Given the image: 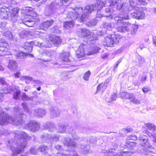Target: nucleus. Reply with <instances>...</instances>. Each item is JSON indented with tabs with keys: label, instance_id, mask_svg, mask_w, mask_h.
<instances>
[{
	"label": "nucleus",
	"instance_id": "nucleus-62",
	"mask_svg": "<svg viewBox=\"0 0 156 156\" xmlns=\"http://www.w3.org/2000/svg\"><path fill=\"white\" fill-rule=\"evenodd\" d=\"M118 1V0H109V1L111 3L110 6H111V5H114L117 3V2Z\"/></svg>",
	"mask_w": 156,
	"mask_h": 156
},
{
	"label": "nucleus",
	"instance_id": "nucleus-53",
	"mask_svg": "<svg viewBox=\"0 0 156 156\" xmlns=\"http://www.w3.org/2000/svg\"><path fill=\"white\" fill-rule=\"evenodd\" d=\"M106 3V1L104 2L99 1V3H98V10H101L102 8L105 6Z\"/></svg>",
	"mask_w": 156,
	"mask_h": 156
},
{
	"label": "nucleus",
	"instance_id": "nucleus-60",
	"mask_svg": "<svg viewBox=\"0 0 156 156\" xmlns=\"http://www.w3.org/2000/svg\"><path fill=\"white\" fill-rule=\"evenodd\" d=\"M2 91L1 90H0V102L2 101H3L4 97L3 94H5L3 91L2 92Z\"/></svg>",
	"mask_w": 156,
	"mask_h": 156
},
{
	"label": "nucleus",
	"instance_id": "nucleus-8",
	"mask_svg": "<svg viewBox=\"0 0 156 156\" xmlns=\"http://www.w3.org/2000/svg\"><path fill=\"white\" fill-rule=\"evenodd\" d=\"M8 46L6 41L3 40L0 41V55H8L10 54V52L9 51L7 48ZM4 70V68L0 66V70L3 71Z\"/></svg>",
	"mask_w": 156,
	"mask_h": 156
},
{
	"label": "nucleus",
	"instance_id": "nucleus-55",
	"mask_svg": "<svg viewBox=\"0 0 156 156\" xmlns=\"http://www.w3.org/2000/svg\"><path fill=\"white\" fill-rule=\"evenodd\" d=\"M97 23L96 21L95 20H93L89 21L87 24L89 27H91L95 25Z\"/></svg>",
	"mask_w": 156,
	"mask_h": 156
},
{
	"label": "nucleus",
	"instance_id": "nucleus-14",
	"mask_svg": "<svg viewBox=\"0 0 156 156\" xmlns=\"http://www.w3.org/2000/svg\"><path fill=\"white\" fill-rule=\"evenodd\" d=\"M9 9L5 6H3L1 8V18L3 19L6 20L9 19V14H8Z\"/></svg>",
	"mask_w": 156,
	"mask_h": 156
},
{
	"label": "nucleus",
	"instance_id": "nucleus-3",
	"mask_svg": "<svg viewBox=\"0 0 156 156\" xmlns=\"http://www.w3.org/2000/svg\"><path fill=\"white\" fill-rule=\"evenodd\" d=\"M60 4H58L57 2H52L50 4L47 5L45 7L44 10V14L47 16H48L51 15L54 11L58 9L61 11L63 12L66 8V4L69 0H59Z\"/></svg>",
	"mask_w": 156,
	"mask_h": 156
},
{
	"label": "nucleus",
	"instance_id": "nucleus-39",
	"mask_svg": "<svg viewBox=\"0 0 156 156\" xmlns=\"http://www.w3.org/2000/svg\"><path fill=\"white\" fill-rule=\"evenodd\" d=\"M20 79L22 80H25V82L27 84H29L30 81H33V80L32 78L29 76H23L21 77Z\"/></svg>",
	"mask_w": 156,
	"mask_h": 156
},
{
	"label": "nucleus",
	"instance_id": "nucleus-31",
	"mask_svg": "<svg viewBox=\"0 0 156 156\" xmlns=\"http://www.w3.org/2000/svg\"><path fill=\"white\" fill-rule=\"evenodd\" d=\"M122 95V97H124V98L129 99L131 102L134 99H135V97L134 95L133 94H130L128 93H124Z\"/></svg>",
	"mask_w": 156,
	"mask_h": 156
},
{
	"label": "nucleus",
	"instance_id": "nucleus-17",
	"mask_svg": "<svg viewBox=\"0 0 156 156\" xmlns=\"http://www.w3.org/2000/svg\"><path fill=\"white\" fill-rule=\"evenodd\" d=\"M54 21L52 19H50L45 22H44L40 25V28L43 30L44 29H47L54 23Z\"/></svg>",
	"mask_w": 156,
	"mask_h": 156
},
{
	"label": "nucleus",
	"instance_id": "nucleus-15",
	"mask_svg": "<svg viewBox=\"0 0 156 156\" xmlns=\"http://www.w3.org/2000/svg\"><path fill=\"white\" fill-rule=\"evenodd\" d=\"M44 128L45 129H48L50 132H53L56 129L55 125L51 122L44 123L43 124Z\"/></svg>",
	"mask_w": 156,
	"mask_h": 156
},
{
	"label": "nucleus",
	"instance_id": "nucleus-34",
	"mask_svg": "<svg viewBox=\"0 0 156 156\" xmlns=\"http://www.w3.org/2000/svg\"><path fill=\"white\" fill-rule=\"evenodd\" d=\"M24 24L29 27H32L34 26V20H30L25 19L23 21Z\"/></svg>",
	"mask_w": 156,
	"mask_h": 156
},
{
	"label": "nucleus",
	"instance_id": "nucleus-28",
	"mask_svg": "<svg viewBox=\"0 0 156 156\" xmlns=\"http://www.w3.org/2000/svg\"><path fill=\"white\" fill-rule=\"evenodd\" d=\"M17 66V64L15 61L10 60L8 65V68L12 70L16 69Z\"/></svg>",
	"mask_w": 156,
	"mask_h": 156
},
{
	"label": "nucleus",
	"instance_id": "nucleus-10",
	"mask_svg": "<svg viewBox=\"0 0 156 156\" xmlns=\"http://www.w3.org/2000/svg\"><path fill=\"white\" fill-rule=\"evenodd\" d=\"M132 10L134 12L131 14V16L133 18L137 19H142L145 16V14L143 11V9L140 7L133 6Z\"/></svg>",
	"mask_w": 156,
	"mask_h": 156
},
{
	"label": "nucleus",
	"instance_id": "nucleus-48",
	"mask_svg": "<svg viewBox=\"0 0 156 156\" xmlns=\"http://www.w3.org/2000/svg\"><path fill=\"white\" fill-rule=\"evenodd\" d=\"M22 106L23 107V109L25 110V111L29 114L31 113L30 110L28 108L25 103H22Z\"/></svg>",
	"mask_w": 156,
	"mask_h": 156
},
{
	"label": "nucleus",
	"instance_id": "nucleus-20",
	"mask_svg": "<svg viewBox=\"0 0 156 156\" xmlns=\"http://www.w3.org/2000/svg\"><path fill=\"white\" fill-rule=\"evenodd\" d=\"M123 16H120L117 15H115L114 17V18L115 21V23L116 24L119 26H123L124 23V21H123L124 19L122 18Z\"/></svg>",
	"mask_w": 156,
	"mask_h": 156
},
{
	"label": "nucleus",
	"instance_id": "nucleus-56",
	"mask_svg": "<svg viewBox=\"0 0 156 156\" xmlns=\"http://www.w3.org/2000/svg\"><path fill=\"white\" fill-rule=\"evenodd\" d=\"M117 98V96L116 94L115 93H113L111 97V100H109L108 101L109 102H110L112 101H114Z\"/></svg>",
	"mask_w": 156,
	"mask_h": 156
},
{
	"label": "nucleus",
	"instance_id": "nucleus-64",
	"mask_svg": "<svg viewBox=\"0 0 156 156\" xmlns=\"http://www.w3.org/2000/svg\"><path fill=\"white\" fill-rule=\"evenodd\" d=\"M33 82H34V83H36V84H37L38 85H41L42 84V82L39 80H33Z\"/></svg>",
	"mask_w": 156,
	"mask_h": 156
},
{
	"label": "nucleus",
	"instance_id": "nucleus-44",
	"mask_svg": "<svg viewBox=\"0 0 156 156\" xmlns=\"http://www.w3.org/2000/svg\"><path fill=\"white\" fill-rule=\"evenodd\" d=\"M30 151V153L34 155L37 154L39 151L38 148L34 146L31 147Z\"/></svg>",
	"mask_w": 156,
	"mask_h": 156
},
{
	"label": "nucleus",
	"instance_id": "nucleus-63",
	"mask_svg": "<svg viewBox=\"0 0 156 156\" xmlns=\"http://www.w3.org/2000/svg\"><path fill=\"white\" fill-rule=\"evenodd\" d=\"M146 145L148 148L151 149V150H153L154 149V147L148 142V141H147V143Z\"/></svg>",
	"mask_w": 156,
	"mask_h": 156
},
{
	"label": "nucleus",
	"instance_id": "nucleus-26",
	"mask_svg": "<svg viewBox=\"0 0 156 156\" xmlns=\"http://www.w3.org/2000/svg\"><path fill=\"white\" fill-rule=\"evenodd\" d=\"M51 41L54 44H59L61 43V40L58 36H53L50 39Z\"/></svg>",
	"mask_w": 156,
	"mask_h": 156
},
{
	"label": "nucleus",
	"instance_id": "nucleus-38",
	"mask_svg": "<svg viewBox=\"0 0 156 156\" xmlns=\"http://www.w3.org/2000/svg\"><path fill=\"white\" fill-rule=\"evenodd\" d=\"M34 44L35 45L39 47H45L46 48H49L51 47V45H44L43 42L40 43L38 41H35L33 42V44Z\"/></svg>",
	"mask_w": 156,
	"mask_h": 156
},
{
	"label": "nucleus",
	"instance_id": "nucleus-61",
	"mask_svg": "<svg viewBox=\"0 0 156 156\" xmlns=\"http://www.w3.org/2000/svg\"><path fill=\"white\" fill-rule=\"evenodd\" d=\"M54 52L53 50L48 51L47 52V54L49 57H50L54 54Z\"/></svg>",
	"mask_w": 156,
	"mask_h": 156
},
{
	"label": "nucleus",
	"instance_id": "nucleus-43",
	"mask_svg": "<svg viewBox=\"0 0 156 156\" xmlns=\"http://www.w3.org/2000/svg\"><path fill=\"white\" fill-rule=\"evenodd\" d=\"M65 151H64V152L57 153V154L56 156H72L70 154H66L65 152ZM73 156H79V155L77 154L76 153L74 154Z\"/></svg>",
	"mask_w": 156,
	"mask_h": 156
},
{
	"label": "nucleus",
	"instance_id": "nucleus-4",
	"mask_svg": "<svg viewBox=\"0 0 156 156\" xmlns=\"http://www.w3.org/2000/svg\"><path fill=\"white\" fill-rule=\"evenodd\" d=\"M133 3L132 2L123 4L122 3H117V9L120 10L122 15L123 16L122 18L123 19L126 20L129 19L128 13L129 11L133 10V7L132 4Z\"/></svg>",
	"mask_w": 156,
	"mask_h": 156
},
{
	"label": "nucleus",
	"instance_id": "nucleus-45",
	"mask_svg": "<svg viewBox=\"0 0 156 156\" xmlns=\"http://www.w3.org/2000/svg\"><path fill=\"white\" fill-rule=\"evenodd\" d=\"M29 34V32L26 30H23L19 34V36L22 38L25 37Z\"/></svg>",
	"mask_w": 156,
	"mask_h": 156
},
{
	"label": "nucleus",
	"instance_id": "nucleus-29",
	"mask_svg": "<svg viewBox=\"0 0 156 156\" xmlns=\"http://www.w3.org/2000/svg\"><path fill=\"white\" fill-rule=\"evenodd\" d=\"M33 44V42H31L30 43L26 42L24 43L23 47L27 51L30 52L32 50V45Z\"/></svg>",
	"mask_w": 156,
	"mask_h": 156
},
{
	"label": "nucleus",
	"instance_id": "nucleus-13",
	"mask_svg": "<svg viewBox=\"0 0 156 156\" xmlns=\"http://www.w3.org/2000/svg\"><path fill=\"white\" fill-rule=\"evenodd\" d=\"M131 26L130 23H127L124 24L123 26L116 27V29L118 32L124 33L129 30Z\"/></svg>",
	"mask_w": 156,
	"mask_h": 156
},
{
	"label": "nucleus",
	"instance_id": "nucleus-27",
	"mask_svg": "<svg viewBox=\"0 0 156 156\" xmlns=\"http://www.w3.org/2000/svg\"><path fill=\"white\" fill-rule=\"evenodd\" d=\"M90 147L88 145L86 146L82 145L80 149V151L83 154H86L87 153H90L92 151H90Z\"/></svg>",
	"mask_w": 156,
	"mask_h": 156
},
{
	"label": "nucleus",
	"instance_id": "nucleus-50",
	"mask_svg": "<svg viewBox=\"0 0 156 156\" xmlns=\"http://www.w3.org/2000/svg\"><path fill=\"white\" fill-rule=\"evenodd\" d=\"M22 99L24 101H31L32 100V98L31 97H30L27 96L25 93H23L22 96Z\"/></svg>",
	"mask_w": 156,
	"mask_h": 156
},
{
	"label": "nucleus",
	"instance_id": "nucleus-37",
	"mask_svg": "<svg viewBox=\"0 0 156 156\" xmlns=\"http://www.w3.org/2000/svg\"><path fill=\"white\" fill-rule=\"evenodd\" d=\"M25 10L27 13L26 16V17H25L27 18H28L29 19H31L32 17L31 15L33 12L32 8L28 7Z\"/></svg>",
	"mask_w": 156,
	"mask_h": 156
},
{
	"label": "nucleus",
	"instance_id": "nucleus-52",
	"mask_svg": "<svg viewBox=\"0 0 156 156\" xmlns=\"http://www.w3.org/2000/svg\"><path fill=\"white\" fill-rule=\"evenodd\" d=\"M51 30L52 32L55 33H58L60 32L58 26H54L51 29Z\"/></svg>",
	"mask_w": 156,
	"mask_h": 156
},
{
	"label": "nucleus",
	"instance_id": "nucleus-2",
	"mask_svg": "<svg viewBox=\"0 0 156 156\" xmlns=\"http://www.w3.org/2000/svg\"><path fill=\"white\" fill-rule=\"evenodd\" d=\"M13 111L16 115L15 119L2 112H0V125H4L11 123L13 125L19 126L22 125L25 122L26 115L20 112L18 107L14 108Z\"/></svg>",
	"mask_w": 156,
	"mask_h": 156
},
{
	"label": "nucleus",
	"instance_id": "nucleus-33",
	"mask_svg": "<svg viewBox=\"0 0 156 156\" xmlns=\"http://www.w3.org/2000/svg\"><path fill=\"white\" fill-rule=\"evenodd\" d=\"M108 85L107 83H101L98 85V92L100 91V92L101 93L106 88Z\"/></svg>",
	"mask_w": 156,
	"mask_h": 156
},
{
	"label": "nucleus",
	"instance_id": "nucleus-6",
	"mask_svg": "<svg viewBox=\"0 0 156 156\" xmlns=\"http://www.w3.org/2000/svg\"><path fill=\"white\" fill-rule=\"evenodd\" d=\"M80 36L82 37H86L87 39V42L93 44L96 41V38L93 33L90 32L86 28L82 29L80 30Z\"/></svg>",
	"mask_w": 156,
	"mask_h": 156
},
{
	"label": "nucleus",
	"instance_id": "nucleus-40",
	"mask_svg": "<svg viewBox=\"0 0 156 156\" xmlns=\"http://www.w3.org/2000/svg\"><path fill=\"white\" fill-rule=\"evenodd\" d=\"M141 152L142 153L145 155H149L153 153V151L148 150L147 147H144L141 150Z\"/></svg>",
	"mask_w": 156,
	"mask_h": 156
},
{
	"label": "nucleus",
	"instance_id": "nucleus-54",
	"mask_svg": "<svg viewBox=\"0 0 156 156\" xmlns=\"http://www.w3.org/2000/svg\"><path fill=\"white\" fill-rule=\"evenodd\" d=\"M59 136L57 135H54V136L52 137V141L51 142L53 141L57 142L59 140Z\"/></svg>",
	"mask_w": 156,
	"mask_h": 156
},
{
	"label": "nucleus",
	"instance_id": "nucleus-51",
	"mask_svg": "<svg viewBox=\"0 0 156 156\" xmlns=\"http://www.w3.org/2000/svg\"><path fill=\"white\" fill-rule=\"evenodd\" d=\"M22 99L24 101H31L32 100V98L31 97H30L27 96L25 93H23L22 96Z\"/></svg>",
	"mask_w": 156,
	"mask_h": 156
},
{
	"label": "nucleus",
	"instance_id": "nucleus-11",
	"mask_svg": "<svg viewBox=\"0 0 156 156\" xmlns=\"http://www.w3.org/2000/svg\"><path fill=\"white\" fill-rule=\"evenodd\" d=\"M0 83L2 85V90L6 94L10 93L14 90L13 87L10 86L7 84L5 78L4 77L0 78Z\"/></svg>",
	"mask_w": 156,
	"mask_h": 156
},
{
	"label": "nucleus",
	"instance_id": "nucleus-16",
	"mask_svg": "<svg viewBox=\"0 0 156 156\" xmlns=\"http://www.w3.org/2000/svg\"><path fill=\"white\" fill-rule=\"evenodd\" d=\"M34 114L39 118H42L45 115L46 111L45 109L37 108L34 110Z\"/></svg>",
	"mask_w": 156,
	"mask_h": 156
},
{
	"label": "nucleus",
	"instance_id": "nucleus-49",
	"mask_svg": "<svg viewBox=\"0 0 156 156\" xmlns=\"http://www.w3.org/2000/svg\"><path fill=\"white\" fill-rule=\"evenodd\" d=\"M131 28H132L133 29L131 30V33L132 35H134L136 34L137 31L138 27L137 26H133L131 25Z\"/></svg>",
	"mask_w": 156,
	"mask_h": 156
},
{
	"label": "nucleus",
	"instance_id": "nucleus-1",
	"mask_svg": "<svg viewBox=\"0 0 156 156\" xmlns=\"http://www.w3.org/2000/svg\"><path fill=\"white\" fill-rule=\"evenodd\" d=\"M94 5H91L86 6L84 9L80 7H77L75 9L69 8L67 17L72 20L64 22V28L66 30L71 28L74 25L73 21L77 19H78L80 22L85 21L89 15L94 10Z\"/></svg>",
	"mask_w": 156,
	"mask_h": 156
},
{
	"label": "nucleus",
	"instance_id": "nucleus-42",
	"mask_svg": "<svg viewBox=\"0 0 156 156\" xmlns=\"http://www.w3.org/2000/svg\"><path fill=\"white\" fill-rule=\"evenodd\" d=\"M132 153L130 152H121L119 154H117L115 156H132Z\"/></svg>",
	"mask_w": 156,
	"mask_h": 156
},
{
	"label": "nucleus",
	"instance_id": "nucleus-21",
	"mask_svg": "<svg viewBox=\"0 0 156 156\" xmlns=\"http://www.w3.org/2000/svg\"><path fill=\"white\" fill-rule=\"evenodd\" d=\"M19 9V8H16L9 10L8 13L9 14V18L10 17L12 19H13L15 17H16L18 13Z\"/></svg>",
	"mask_w": 156,
	"mask_h": 156
},
{
	"label": "nucleus",
	"instance_id": "nucleus-30",
	"mask_svg": "<svg viewBox=\"0 0 156 156\" xmlns=\"http://www.w3.org/2000/svg\"><path fill=\"white\" fill-rule=\"evenodd\" d=\"M122 95V97H124V98L129 99L131 102L134 99H135V97L134 95L133 94H130L128 93H124Z\"/></svg>",
	"mask_w": 156,
	"mask_h": 156
},
{
	"label": "nucleus",
	"instance_id": "nucleus-36",
	"mask_svg": "<svg viewBox=\"0 0 156 156\" xmlns=\"http://www.w3.org/2000/svg\"><path fill=\"white\" fill-rule=\"evenodd\" d=\"M145 126L149 130L154 131L156 129V126L151 123H146Z\"/></svg>",
	"mask_w": 156,
	"mask_h": 156
},
{
	"label": "nucleus",
	"instance_id": "nucleus-57",
	"mask_svg": "<svg viewBox=\"0 0 156 156\" xmlns=\"http://www.w3.org/2000/svg\"><path fill=\"white\" fill-rule=\"evenodd\" d=\"M66 131L67 132L69 133H70L71 134V133H70V132H72V133H74L75 132L74 131L73 129L70 126H68V127L66 128Z\"/></svg>",
	"mask_w": 156,
	"mask_h": 156
},
{
	"label": "nucleus",
	"instance_id": "nucleus-18",
	"mask_svg": "<svg viewBox=\"0 0 156 156\" xmlns=\"http://www.w3.org/2000/svg\"><path fill=\"white\" fill-rule=\"evenodd\" d=\"M68 126L67 123H60L58 124V132L59 133H63L66 131V128Z\"/></svg>",
	"mask_w": 156,
	"mask_h": 156
},
{
	"label": "nucleus",
	"instance_id": "nucleus-24",
	"mask_svg": "<svg viewBox=\"0 0 156 156\" xmlns=\"http://www.w3.org/2000/svg\"><path fill=\"white\" fill-rule=\"evenodd\" d=\"M12 53L16 56V58H23L28 55V54H26V53L24 52L18 53V51L16 50H13V52Z\"/></svg>",
	"mask_w": 156,
	"mask_h": 156
},
{
	"label": "nucleus",
	"instance_id": "nucleus-32",
	"mask_svg": "<svg viewBox=\"0 0 156 156\" xmlns=\"http://www.w3.org/2000/svg\"><path fill=\"white\" fill-rule=\"evenodd\" d=\"M4 36L7 39H9L11 41H17V38L13 36L12 34L9 31H8L6 33L4 34Z\"/></svg>",
	"mask_w": 156,
	"mask_h": 156
},
{
	"label": "nucleus",
	"instance_id": "nucleus-35",
	"mask_svg": "<svg viewBox=\"0 0 156 156\" xmlns=\"http://www.w3.org/2000/svg\"><path fill=\"white\" fill-rule=\"evenodd\" d=\"M103 25L105 28L110 30L113 27L114 23L112 22H105L103 23Z\"/></svg>",
	"mask_w": 156,
	"mask_h": 156
},
{
	"label": "nucleus",
	"instance_id": "nucleus-58",
	"mask_svg": "<svg viewBox=\"0 0 156 156\" xmlns=\"http://www.w3.org/2000/svg\"><path fill=\"white\" fill-rule=\"evenodd\" d=\"M131 102L135 105L140 104L141 103L140 101L138 99H136L135 98Z\"/></svg>",
	"mask_w": 156,
	"mask_h": 156
},
{
	"label": "nucleus",
	"instance_id": "nucleus-9",
	"mask_svg": "<svg viewBox=\"0 0 156 156\" xmlns=\"http://www.w3.org/2000/svg\"><path fill=\"white\" fill-rule=\"evenodd\" d=\"M40 127V124L34 120H30L28 123L25 124L24 128L27 130L35 132L38 130Z\"/></svg>",
	"mask_w": 156,
	"mask_h": 156
},
{
	"label": "nucleus",
	"instance_id": "nucleus-19",
	"mask_svg": "<svg viewBox=\"0 0 156 156\" xmlns=\"http://www.w3.org/2000/svg\"><path fill=\"white\" fill-rule=\"evenodd\" d=\"M41 139L44 142L49 143L52 141L51 135L47 133H43L41 136Z\"/></svg>",
	"mask_w": 156,
	"mask_h": 156
},
{
	"label": "nucleus",
	"instance_id": "nucleus-25",
	"mask_svg": "<svg viewBox=\"0 0 156 156\" xmlns=\"http://www.w3.org/2000/svg\"><path fill=\"white\" fill-rule=\"evenodd\" d=\"M50 114L52 117H57L59 115V110L56 107L51 108L50 109Z\"/></svg>",
	"mask_w": 156,
	"mask_h": 156
},
{
	"label": "nucleus",
	"instance_id": "nucleus-41",
	"mask_svg": "<svg viewBox=\"0 0 156 156\" xmlns=\"http://www.w3.org/2000/svg\"><path fill=\"white\" fill-rule=\"evenodd\" d=\"M147 140L145 139L143 136L139 137L140 144L142 146H145L147 143Z\"/></svg>",
	"mask_w": 156,
	"mask_h": 156
},
{
	"label": "nucleus",
	"instance_id": "nucleus-22",
	"mask_svg": "<svg viewBox=\"0 0 156 156\" xmlns=\"http://www.w3.org/2000/svg\"><path fill=\"white\" fill-rule=\"evenodd\" d=\"M48 147L47 146L41 145L38 148L39 151L42 153V156H51L48 152Z\"/></svg>",
	"mask_w": 156,
	"mask_h": 156
},
{
	"label": "nucleus",
	"instance_id": "nucleus-12",
	"mask_svg": "<svg viewBox=\"0 0 156 156\" xmlns=\"http://www.w3.org/2000/svg\"><path fill=\"white\" fill-rule=\"evenodd\" d=\"M86 46V45L84 44H80L77 50L76 51V55L78 58H81L85 56V50Z\"/></svg>",
	"mask_w": 156,
	"mask_h": 156
},
{
	"label": "nucleus",
	"instance_id": "nucleus-59",
	"mask_svg": "<svg viewBox=\"0 0 156 156\" xmlns=\"http://www.w3.org/2000/svg\"><path fill=\"white\" fill-rule=\"evenodd\" d=\"M8 133V131L7 130L2 129H0V135H7Z\"/></svg>",
	"mask_w": 156,
	"mask_h": 156
},
{
	"label": "nucleus",
	"instance_id": "nucleus-47",
	"mask_svg": "<svg viewBox=\"0 0 156 156\" xmlns=\"http://www.w3.org/2000/svg\"><path fill=\"white\" fill-rule=\"evenodd\" d=\"M20 93V91L19 90H16L13 94V97L14 99L17 100L19 99V95Z\"/></svg>",
	"mask_w": 156,
	"mask_h": 156
},
{
	"label": "nucleus",
	"instance_id": "nucleus-23",
	"mask_svg": "<svg viewBox=\"0 0 156 156\" xmlns=\"http://www.w3.org/2000/svg\"><path fill=\"white\" fill-rule=\"evenodd\" d=\"M69 54L68 52H62L59 55L61 60L64 62H69L70 60L69 58Z\"/></svg>",
	"mask_w": 156,
	"mask_h": 156
},
{
	"label": "nucleus",
	"instance_id": "nucleus-46",
	"mask_svg": "<svg viewBox=\"0 0 156 156\" xmlns=\"http://www.w3.org/2000/svg\"><path fill=\"white\" fill-rule=\"evenodd\" d=\"M91 73L89 70H88L84 74L83 77V79L86 80H88L89 79V77Z\"/></svg>",
	"mask_w": 156,
	"mask_h": 156
},
{
	"label": "nucleus",
	"instance_id": "nucleus-7",
	"mask_svg": "<svg viewBox=\"0 0 156 156\" xmlns=\"http://www.w3.org/2000/svg\"><path fill=\"white\" fill-rule=\"evenodd\" d=\"M121 37L115 34H109L105 37L106 45L108 47H113L114 44L119 41Z\"/></svg>",
	"mask_w": 156,
	"mask_h": 156
},
{
	"label": "nucleus",
	"instance_id": "nucleus-5",
	"mask_svg": "<svg viewBox=\"0 0 156 156\" xmlns=\"http://www.w3.org/2000/svg\"><path fill=\"white\" fill-rule=\"evenodd\" d=\"M71 133V136L73 139H70L69 137H66L62 140V143L65 146H66L69 148V150L71 151H74L76 147V143L73 142V140H78L80 139V137L79 136L76 134V133Z\"/></svg>",
	"mask_w": 156,
	"mask_h": 156
}]
</instances>
